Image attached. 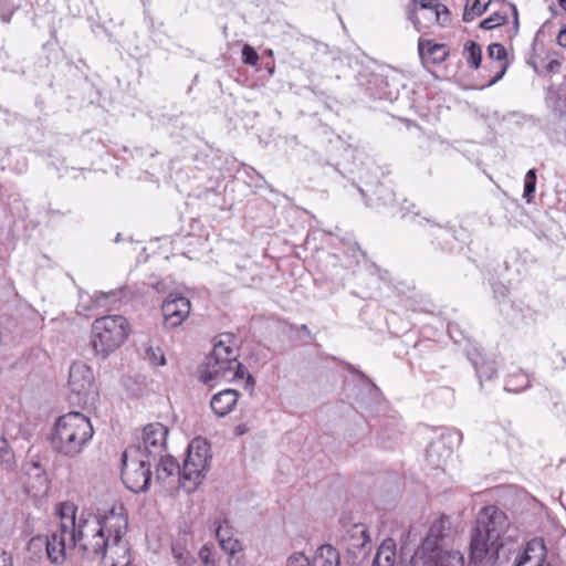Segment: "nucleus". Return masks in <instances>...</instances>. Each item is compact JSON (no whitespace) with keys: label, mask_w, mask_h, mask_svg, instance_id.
Masks as SVG:
<instances>
[{"label":"nucleus","mask_w":566,"mask_h":566,"mask_svg":"<svg viewBox=\"0 0 566 566\" xmlns=\"http://www.w3.org/2000/svg\"><path fill=\"white\" fill-rule=\"evenodd\" d=\"M122 504L97 514L82 513L80 516V545L82 556L90 560H102L105 566H130V549L123 536L128 521Z\"/></svg>","instance_id":"f257e3e1"},{"label":"nucleus","mask_w":566,"mask_h":566,"mask_svg":"<svg viewBox=\"0 0 566 566\" xmlns=\"http://www.w3.org/2000/svg\"><path fill=\"white\" fill-rule=\"evenodd\" d=\"M507 528V516L499 507L490 505L480 510L471 535V558L474 562L495 563L503 546L501 537Z\"/></svg>","instance_id":"f03ea898"},{"label":"nucleus","mask_w":566,"mask_h":566,"mask_svg":"<svg viewBox=\"0 0 566 566\" xmlns=\"http://www.w3.org/2000/svg\"><path fill=\"white\" fill-rule=\"evenodd\" d=\"M450 525L444 516L434 520L421 546L403 566H464L463 555L459 551L444 547Z\"/></svg>","instance_id":"7ed1b4c3"},{"label":"nucleus","mask_w":566,"mask_h":566,"mask_svg":"<svg viewBox=\"0 0 566 566\" xmlns=\"http://www.w3.org/2000/svg\"><path fill=\"white\" fill-rule=\"evenodd\" d=\"M245 375V388L252 392L255 385L254 378L238 361V353L231 345L230 336H220L214 343L212 352L207 357L205 368L200 373V379L202 382L209 384L213 380L231 381L243 378Z\"/></svg>","instance_id":"20e7f679"},{"label":"nucleus","mask_w":566,"mask_h":566,"mask_svg":"<svg viewBox=\"0 0 566 566\" xmlns=\"http://www.w3.org/2000/svg\"><path fill=\"white\" fill-rule=\"evenodd\" d=\"M93 434L91 420L81 412L71 411L56 419L51 443L59 453L74 458L84 450Z\"/></svg>","instance_id":"39448f33"},{"label":"nucleus","mask_w":566,"mask_h":566,"mask_svg":"<svg viewBox=\"0 0 566 566\" xmlns=\"http://www.w3.org/2000/svg\"><path fill=\"white\" fill-rule=\"evenodd\" d=\"M130 332V324L123 315L112 314L96 318L90 334V347L94 356L106 359L126 343Z\"/></svg>","instance_id":"423d86ee"},{"label":"nucleus","mask_w":566,"mask_h":566,"mask_svg":"<svg viewBox=\"0 0 566 566\" xmlns=\"http://www.w3.org/2000/svg\"><path fill=\"white\" fill-rule=\"evenodd\" d=\"M210 459V447L205 439L196 438L189 443L181 468V488L185 491L193 492L201 484Z\"/></svg>","instance_id":"0eeeda50"},{"label":"nucleus","mask_w":566,"mask_h":566,"mask_svg":"<svg viewBox=\"0 0 566 566\" xmlns=\"http://www.w3.org/2000/svg\"><path fill=\"white\" fill-rule=\"evenodd\" d=\"M408 18L418 32L428 34L450 22V11L439 0H410Z\"/></svg>","instance_id":"6e6552de"},{"label":"nucleus","mask_w":566,"mask_h":566,"mask_svg":"<svg viewBox=\"0 0 566 566\" xmlns=\"http://www.w3.org/2000/svg\"><path fill=\"white\" fill-rule=\"evenodd\" d=\"M149 459L126 450L123 453L122 480L132 492L139 493L148 489L151 481Z\"/></svg>","instance_id":"1a4fd4ad"},{"label":"nucleus","mask_w":566,"mask_h":566,"mask_svg":"<svg viewBox=\"0 0 566 566\" xmlns=\"http://www.w3.org/2000/svg\"><path fill=\"white\" fill-rule=\"evenodd\" d=\"M31 545H45L49 559L54 564H60L64 562L69 551L78 549L81 552L80 524L77 533L57 528L48 537L32 538Z\"/></svg>","instance_id":"9d476101"},{"label":"nucleus","mask_w":566,"mask_h":566,"mask_svg":"<svg viewBox=\"0 0 566 566\" xmlns=\"http://www.w3.org/2000/svg\"><path fill=\"white\" fill-rule=\"evenodd\" d=\"M69 388L77 403H94L97 390L92 368L82 361L73 363L69 373Z\"/></svg>","instance_id":"9b49d317"},{"label":"nucleus","mask_w":566,"mask_h":566,"mask_svg":"<svg viewBox=\"0 0 566 566\" xmlns=\"http://www.w3.org/2000/svg\"><path fill=\"white\" fill-rule=\"evenodd\" d=\"M168 429L163 423H149L144 427L142 442L137 449H130L134 453L155 462L158 457L166 454V440Z\"/></svg>","instance_id":"f8f14e48"},{"label":"nucleus","mask_w":566,"mask_h":566,"mask_svg":"<svg viewBox=\"0 0 566 566\" xmlns=\"http://www.w3.org/2000/svg\"><path fill=\"white\" fill-rule=\"evenodd\" d=\"M156 482L163 492L171 493L181 486V469L171 455L157 458Z\"/></svg>","instance_id":"ddd939ff"},{"label":"nucleus","mask_w":566,"mask_h":566,"mask_svg":"<svg viewBox=\"0 0 566 566\" xmlns=\"http://www.w3.org/2000/svg\"><path fill=\"white\" fill-rule=\"evenodd\" d=\"M161 312L166 326L177 327L190 313V301L179 295H169L161 305Z\"/></svg>","instance_id":"4468645a"},{"label":"nucleus","mask_w":566,"mask_h":566,"mask_svg":"<svg viewBox=\"0 0 566 566\" xmlns=\"http://www.w3.org/2000/svg\"><path fill=\"white\" fill-rule=\"evenodd\" d=\"M546 557L544 541L533 538L526 543L523 552L516 557L514 566H551Z\"/></svg>","instance_id":"2eb2a0df"},{"label":"nucleus","mask_w":566,"mask_h":566,"mask_svg":"<svg viewBox=\"0 0 566 566\" xmlns=\"http://www.w3.org/2000/svg\"><path fill=\"white\" fill-rule=\"evenodd\" d=\"M216 536L219 541L221 548L228 554H235L241 551V543L234 538V533L229 524V521L224 516H219L214 522Z\"/></svg>","instance_id":"dca6fc26"},{"label":"nucleus","mask_w":566,"mask_h":566,"mask_svg":"<svg viewBox=\"0 0 566 566\" xmlns=\"http://www.w3.org/2000/svg\"><path fill=\"white\" fill-rule=\"evenodd\" d=\"M349 551L354 554L365 551L370 545V537L367 526L363 523L353 524L344 536Z\"/></svg>","instance_id":"f3484780"},{"label":"nucleus","mask_w":566,"mask_h":566,"mask_svg":"<svg viewBox=\"0 0 566 566\" xmlns=\"http://www.w3.org/2000/svg\"><path fill=\"white\" fill-rule=\"evenodd\" d=\"M451 453V449L442 439H436L429 443L426 450V461L433 469L444 470Z\"/></svg>","instance_id":"a211bd4d"},{"label":"nucleus","mask_w":566,"mask_h":566,"mask_svg":"<svg viewBox=\"0 0 566 566\" xmlns=\"http://www.w3.org/2000/svg\"><path fill=\"white\" fill-rule=\"evenodd\" d=\"M239 392L234 389H224L212 396L210 407L218 417L229 415L235 407Z\"/></svg>","instance_id":"6ab92c4d"},{"label":"nucleus","mask_w":566,"mask_h":566,"mask_svg":"<svg viewBox=\"0 0 566 566\" xmlns=\"http://www.w3.org/2000/svg\"><path fill=\"white\" fill-rule=\"evenodd\" d=\"M489 57L499 64V72L490 81V85L496 83L499 80L503 77L507 69V53L506 49L500 43H492L488 48Z\"/></svg>","instance_id":"aec40b11"},{"label":"nucleus","mask_w":566,"mask_h":566,"mask_svg":"<svg viewBox=\"0 0 566 566\" xmlns=\"http://www.w3.org/2000/svg\"><path fill=\"white\" fill-rule=\"evenodd\" d=\"M57 514L60 516L59 530L77 533L78 522H76V507L74 504L61 503L57 509Z\"/></svg>","instance_id":"412c9836"},{"label":"nucleus","mask_w":566,"mask_h":566,"mask_svg":"<svg viewBox=\"0 0 566 566\" xmlns=\"http://www.w3.org/2000/svg\"><path fill=\"white\" fill-rule=\"evenodd\" d=\"M396 560V551L391 542H385L380 545L374 558L373 566H394Z\"/></svg>","instance_id":"4be33fe9"},{"label":"nucleus","mask_w":566,"mask_h":566,"mask_svg":"<svg viewBox=\"0 0 566 566\" xmlns=\"http://www.w3.org/2000/svg\"><path fill=\"white\" fill-rule=\"evenodd\" d=\"M25 474L35 480L32 488L38 486L39 491L46 490V478L44 471L38 461H30L24 465Z\"/></svg>","instance_id":"5701e85b"},{"label":"nucleus","mask_w":566,"mask_h":566,"mask_svg":"<svg viewBox=\"0 0 566 566\" xmlns=\"http://www.w3.org/2000/svg\"><path fill=\"white\" fill-rule=\"evenodd\" d=\"M492 0H468L463 12V20L470 22L480 17L490 6Z\"/></svg>","instance_id":"b1692460"},{"label":"nucleus","mask_w":566,"mask_h":566,"mask_svg":"<svg viewBox=\"0 0 566 566\" xmlns=\"http://www.w3.org/2000/svg\"><path fill=\"white\" fill-rule=\"evenodd\" d=\"M418 51L421 56H437L436 59H444L447 52L444 50L443 44L433 43L430 40L419 39L418 41Z\"/></svg>","instance_id":"393cba45"},{"label":"nucleus","mask_w":566,"mask_h":566,"mask_svg":"<svg viewBox=\"0 0 566 566\" xmlns=\"http://www.w3.org/2000/svg\"><path fill=\"white\" fill-rule=\"evenodd\" d=\"M464 56L470 67L478 69L482 61V49L474 41L464 44Z\"/></svg>","instance_id":"a878e982"},{"label":"nucleus","mask_w":566,"mask_h":566,"mask_svg":"<svg viewBox=\"0 0 566 566\" xmlns=\"http://www.w3.org/2000/svg\"><path fill=\"white\" fill-rule=\"evenodd\" d=\"M94 300L97 305H111L114 306L116 302H120L124 297V290L119 289L117 291L105 292H95Z\"/></svg>","instance_id":"bb28decb"},{"label":"nucleus","mask_w":566,"mask_h":566,"mask_svg":"<svg viewBox=\"0 0 566 566\" xmlns=\"http://www.w3.org/2000/svg\"><path fill=\"white\" fill-rule=\"evenodd\" d=\"M171 552L175 562L179 566H190L195 560L190 551L182 546L179 542L172 544Z\"/></svg>","instance_id":"cd10ccee"},{"label":"nucleus","mask_w":566,"mask_h":566,"mask_svg":"<svg viewBox=\"0 0 566 566\" xmlns=\"http://www.w3.org/2000/svg\"><path fill=\"white\" fill-rule=\"evenodd\" d=\"M144 359L155 367L166 365V357L163 349L160 347H154L153 345L145 346Z\"/></svg>","instance_id":"c85d7f7f"},{"label":"nucleus","mask_w":566,"mask_h":566,"mask_svg":"<svg viewBox=\"0 0 566 566\" xmlns=\"http://www.w3.org/2000/svg\"><path fill=\"white\" fill-rule=\"evenodd\" d=\"M473 365L481 384L484 378L491 379L496 373V368L493 361L473 360Z\"/></svg>","instance_id":"c756f323"},{"label":"nucleus","mask_w":566,"mask_h":566,"mask_svg":"<svg viewBox=\"0 0 566 566\" xmlns=\"http://www.w3.org/2000/svg\"><path fill=\"white\" fill-rule=\"evenodd\" d=\"M535 188H536V174H535L534 169H530L526 172V175H525V179H524V193H523V197L527 201L531 200V197L535 192Z\"/></svg>","instance_id":"7c9ffc66"},{"label":"nucleus","mask_w":566,"mask_h":566,"mask_svg":"<svg viewBox=\"0 0 566 566\" xmlns=\"http://www.w3.org/2000/svg\"><path fill=\"white\" fill-rule=\"evenodd\" d=\"M507 17L499 12L491 14L489 18L481 21L480 27L484 30H492L506 22Z\"/></svg>","instance_id":"2f4dec72"},{"label":"nucleus","mask_w":566,"mask_h":566,"mask_svg":"<svg viewBox=\"0 0 566 566\" xmlns=\"http://www.w3.org/2000/svg\"><path fill=\"white\" fill-rule=\"evenodd\" d=\"M286 566H312V560L304 553H294L287 558Z\"/></svg>","instance_id":"473e14b6"},{"label":"nucleus","mask_w":566,"mask_h":566,"mask_svg":"<svg viewBox=\"0 0 566 566\" xmlns=\"http://www.w3.org/2000/svg\"><path fill=\"white\" fill-rule=\"evenodd\" d=\"M242 60L245 64L255 65L259 61V55L252 46L245 44L242 49Z\"/></svg>","instance_id":"72a5a7b5"},{"label":"nucleus","mask_w":566,"mask_h":566,"mask_svg":"<svg viewBox=\"0 0 566 566\" xmlns=\"http://www.w3.org/2000/svg\"><path fill=\"white\" fill-rule=\"evenodd\" d=\"M13 8L14 6L10 3V0H0V14L3 22L10 21Z\"/></svg>","instance_id":"f704fd0d"},{"label":"nucleus","mask_w":566,"mask_h":566,"mask_svg":"<svg viewBox=\"0 0 566 566\" xmlns=\"http://www.w3.org/2000/svg\"><path fill=\"white\" fill-rule=\"evenodd\" d=\"M0 460L7 465H11L13 460V454L8 450V444L6 440H0Z\"/></svg>","instance_id":"c9c22d12"},{"label":"nucleus","mask_w":566,"mask_h":566,"mask_svg":"<svg viewBox=\"0 0 566 566\" xmlns=\"http://www.w3.org/2000/svg\"><path fill=\"white\" fill-rule=\"evenodd\" d=\"M518 378H521L522 382H523L521 386H512V379H510L506 382L505 389L507 391H520V390L525 389V388H527L530 386L528 377L525 374H521L518 376Z\"/></svg>","instance_id":"e433bc0d"},{"label":"nucleus","mask_w":566,"mask_h":566,"mask_svg":"<svg viewBox=\"0 0 566 566\" xmlns=\"http://www.w3.org/2000/svg\"><path fill=\"white\" fill-rule=\"evenodd\" d=\"M199 557L206 566L213 565V560L211 559V552L209 548L202 547L199 551Z\"/></svg>","instance_id":"4c0bfd02"},{"label":"nucleus","mask_w":566,"mask_h":566,"mask_svg":"<svg viewBox=\"0 0 566 566\" xmlns=\"http://www.w3.org/2000/svg\"><path fill=\"white\" fill-rule=\"evenodd\" d=\"M0 566H12V560L6 553L0 554Z\"/></svg>","instance_id":"58836bf2"},{"label":"nucleus","mask_w":566,"mask_h":566,"mask_svg":"<svg viewBox=\"0 0 566 566\" xmlns=\"http://www.w3.org/2000/svg\"><path fill=\"white\" fill-rule=\"evenodd\" d=\"M248 430H249L248 426L244 423H241L234 428V433H235V436L240 437V436L245 434L248 432Z\"/></svg>","instance_id":"ea45409f"},{"label":"nucleus","mask_w":566,"mask_h":566,"mask_svg":"<svg viewBox=\"0 0 566 566\" xmlns=\"http://www.w3.org/2000/svg\"><path fill=\"white\" fill-rule=\"evenodd\" d=\"M557 43L560 46L566 48V29H563V30L559 31V33L557 35Z\"/></svg>","instance_id":"a19ab883"},{"label":"nucleus","mask_w":566,"mask_h":566,"mask_svg":"<svg viewBox=\"0 0 566 566\" xmlns=\"http://www.w3.org/2000/svg\"><path fill=\"white\" fill-rule=\"evenodd\" d=\"M559 6L566 10V0H558Z\"/></svg>","instance_id":"79ce46f5"},{"label":"nucleus","mask_w":566,"mask_h":566,"mask_svg":"<svg viewBox=\"0 0 566 566\" xmlns=\"http://www.w3.org/2000/svg\"><path fill=\"white\" fill-rule=\"evenodd\" d=\"M272 54H273L272 50H269V51H268V55H270V56H271Z\"/></svg>","instance_id":"37998d69"}]
</instances>
